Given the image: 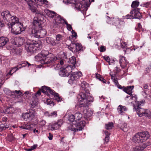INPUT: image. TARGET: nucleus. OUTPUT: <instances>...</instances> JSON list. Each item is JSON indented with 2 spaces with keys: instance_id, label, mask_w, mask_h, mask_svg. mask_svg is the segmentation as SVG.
Returning a JSON list of instances; mask_svg holds the SVG:
<instances>
[{
  "instance_id": "f257e3e1",
  "label": "nucleus",
  "mask_w": 151,
  "mask_h": 151,
  "mask_svg": "<svg viewBox=\"0 0 151 151\" xmlns=\"http://www.w3.org/2000/svg\"><path fill=\"white\" fill-rule=\"evenodd\" d=\"M42 22L37 17L33 19L32 28L29 29V34L31 37L43 38L46 35L45 29H42Z\"/></svg>"
},
{
  "instance_id": "f03ea898",
  "label": "nucleus",
  "mask_w": 151,
  "mask_h": 151,
  "mask_svg": "<svg viewBox=\"0 0 151 151\" xmlns=\"http://www.w3.org/2000/svg\"><path fill=\"white\" fill-rule=\"evenodd\" d=\"M26 39L27 40L25 48L28 52H36L41 48L42 45L40 41H32L29 39Z\"/></svg>"
},
{
  "instance_id": "7ed1b4c3",
  "label": "nucleus",
  "mask_w": 151,
  "mask_h": 151,
  "mask_svg": "<svg viewBox=\"0 0 151 151\" xmlns=\"http://www.w3.org/2000/svg\"><path fill=\"white\" fill-rule=\"evenodd\" d=\"M79 101L80 102V107L84 106L86 104L89 105V102L93 101V98L91 96H88L84 92L80 93L77 97Z\"/></svg>"
},
{
  "instance_id": "20e7f679",
  "label": "nucleus",
  "mask_w": 151,
  "mask_h": 151,
  "mask_svg": "<svg viewBox=\"0 0 151 151\" xmlns=\"http://www.w3.org/2000/svg\"><path fill=\"white\" fill-rule=\"evenodd\" d=\"M147 132H140L136 134L133 137V141L136 143H142L145 141L149 137Z\"/></svg>"
},
{
  "instance_id": "39448f33",
  "label": "nucleus",
  "mask_w": 151,
  "mask_h": 151,
  "mask_svg": "<svg viewBox=\"0 0 151 151\" xmlns=\"http://www.w3.org/2000/svg\"><path fill=\"white\" fill-rule=\"evenodd\" d=\"M36 61L40 62L42 64H48L52 63L55 60V58L52 54H50L46 58H43L41 54H39L35 57Z\"/></svg>"
},
{
  "instance_id": "423d86ee",
  "label": "nucleus",
  "mask_w": 151,
  "mask_h": 151,
  "mask_svg": "<svg viewBox=\"0 0 151 151\" xmlns=\"http://www.w3.org/2000/svg\"><path fill=\"white\" fill-rule=\"evenodd\" d=\"M77 0L75 5V9L81 11L83 14H85L90 4L88 2L86 3L84 0Z\"/></svg>"
},
{
  "instance_id": "0eeeda50",
  "label": "nucleus",
  "mask_w": 151,
  "mask_h": 151,
  "mask_svg": "<svg viewBox=\"0 0 151 151\" xmlns=\"http://www.w3.org/2000/svg\"><path fill=\"white\" fill-rule=\"evenodd\" d=\"M11 32L16 35L19 34L24 30L22 24L20 22L16 23L10 27Z\"/></svg>"
},
{
  "instance_id": "6e6552de",
  "label": "nucleus",
  "mask_w": 151,
  "mask_h": 151,
  "mask_svg": "<svg viewBox=\"0 0 151 151\" xmlns=\"http://www.w3.org/2000/svg\"><path fill=\"white\" fill-rule=\"evenodd\" d=\"M85 123L84 121H82L78 122H75L73 123L71 127L69 129L74 132L82 130L85 126Z\"/></svg>"
},
{
  "instance_id": "1a4fd4ad",
  "label": "nucleus",
  "mask_w": 151,
  "mask_h": 151,
  "mask_svg": "<svg viewBox=\"0 0 151 151\" xmlns=\"http://www.w3.org/2000/svg\"><path fill=\"white\" fill-rule=\"evenodd\" d=\"M142 102L135 101L133 105V111H137V113L140 116L144 115L146 110L141 108L140 106Z\"/></svg>"
},
{
  "instance_id": "9d476101",
  "label": "nucleus",
  "mask_w": 151,
  "mask_h": 151,
  "mask_svg": "<svg viewBox=\"0 0 151 151\" xmlns=\"http://www.w3.org/2000/svg\"><path fill=\"white\" fill-rule=\"evenodd\" d=\"M89 106V105L86 104L84 106L80 107V110L83 112L84 118H88L90 117L93 114V112L91 110H88L87 108Z\"/></svg>"
},
{
  "instance_id": "9b49d317",
  "label": "nucleus",
  "mask_w": 151,
  "mask_h": 151,
  "mask_svg": "<svg viewBox=\"0 0 151 151\" xmlns=\"http://www.w3.org/2000/svg\"><path fill=\"white\" fill-rule=\"evenodd\" d=\"M70 67H60V70L59 71V75L62 77H68L70 73L72 72L71 69H70Z\"/></svg>"
},
{
  "instance_id": "f8f14e48",
  "label": "nucleus",
  "mask_w": 151,
  "mask_h": 151,
  "mask_svg": "<svg viewBox=\"0 0 151 151\" xmlns=\"http://www.w3.org/2000/svg\"><path fill=\"white\" fill-rule=\"evenodd\" d=\"M42 92L48 96L52 95L54 96L55 99H57V94L53 90L50 88L45 86H42L41 89Z\"/></svg>"
},
{
  "instance_id": "ddd939ff",
  "label": "nucleus",
  "mask_w": 151,
  "mask_h": 151,
  "mask_svg": "<svg viewBox=\"0 0 151 151\" xmlns=\"http://www.w3.org/2000/svg\"><path fill=\"white\" fill-rule=\"evenodd\" d=\"M82 75V73L80 71L72 73L70 76V79L68 81V83L70 84L73 83L74 81L81 77Z\"/></svg>"
},
{
  "instance_id": "4468645a",
  "label": "nucleus",
  "mask_w": 151,
  "mask_h": 151,
  "mask_svg": "<svg viewBox=\"0 0 151 151\" xmlns=\"http://www.w3.org/2000/svg\"><path fill=\"white\" fill-rule=\"evenodd\" d=\"M36 114L35 111L31 110L29 113H26L23 115V117L24 120H32Z\"/></svg>"
},
{
  "instance_id": "2eb2a0df",
  "label": "nucleus",
  "mask_w": 151,
  "mask_h": 151,
  "mask_svg": "<svg viewBox=\"0 0 151 151\" xmlns=\"http://www.w3.org/2000/svg\"><path fill=\"white\" fill-rule=\"evenodd\" d=\"M150 145V143L147 144L145 143L133 147L132 151H143L146 147Z\"/></svg>"
},
{
  "instance_id": "dca6fc26",
  "label": "nucleus",
  "mask_w": 151,
  "mask_h": 151,
  "mask_svg": "<svg viewBox=\"0 0 151 151\" xmlns=\"http://www.w3.org/2000/svg\"><path fill=\"white\" fill-rule=\"evenodd\" d=\"M24 38H11V42L13 44L17 45H22L25 43Z\"/></svg>"
},
{
  "instance_id": "f3484780",
  "label": "nucleus",
  "mask_w": 151,
  "mask_h": 151,
  "mask_svg": "<svg viewBox=\"0 0 151 151\" xmlns=\"http://www.w3.org/2000/svg\"><path fill=\"white\" fill-rule=\"evenodd\" d=\"M19 19L16 16H11L10 19L8 21L9 22V23L7 24V25L9 28H10V27L12 26V25L19 23Z\"/></svg>"
},
{
  "instance_id": "a211bd4d",
  "label": "nucleus",
  "mask_w": 151,
  "mask_h": 151,
  "mask_svg": "<svg viewBox=\"0 0 151 151\" xmlns=\"http://www.w3.org/2000/svg\"><path fill=\"white\" fill-rule=\"evenodd\" d=\"M76 57L73 56L70 58L69 61H68L69 63V64L67 66L70 67L69 68L71 69L72 70L76 68L75 65L76 62Z\"/></svg>"
},
{
  "instance_id": "6ab92c4d",
  "label": "nucleus",
  "mask_w": 151,
  "mask_h": 151,
  "mask_svg": "<svg viewBox=\"0 0 151 151\" xmlns=\"http://www.w3.org/2000/svg\"><path fill=\"white\" fill-rule=\"evenodd\" d=\"M138 10H132L130 14H132L133 18L140 19L142 18L141 14L138 11Z\"/></svg>"
},
{
  "instance_id": "aec40b11",
  "label": "nucleus",
  "mask_w": 151,
  "mask_h": 151,
  "mask_svg": "<svg viewBox=\"0 0 151 151\" xmlns=\"http://www.w3.org/2000/svg\"><path fill=\"white\" fill-rule=\"evenodd\" d=\"M119 63L120 64V66L122 68H124L127 65L128 62L126 60L124 57L122 55L119 56Z\"/></svg>"
},
{
  "instance_id": "412c9836",
  "label": "nucleus",
  "mask_w": 151,
  "mask_h": 151,
  "mask_svg": "<svg viewBox=\"0 0 151 151\" xmlns=\"http://www.w3.org/2000/svg\"><path fill=\"white\" fill-rule=\"evenodd\" d=\"M1 15L3 19L7 22L10 19V17L12 16L8 11H4L2 12Z\"/></svg>"
},
{
  "instance_id": "4be33fe9",
  "label": "nucleus",
  "mask_w": 151,
  "mask_h": 151,
  "mask_svg": "<svg viewBox=\"0 0 151 151\" xmlns=\"http://www.w3.org/2000/svg\"><path fill=\"white\" fill-rule=\"evenodd\" d=\"M25 1L27 2V4L29 7L30 9L32 11H35V2L32 0H25Z\"/></svg>"
},
{
  "instance_id": "5701e85b",
  "label": "nucleus",
  "mask_w": 151,
  "mask_h": 151,
  "mask_svg": "<svg viewBox=\"0 0 151 151\" xmlns=\"http://www.w3.org/2000/svg\"><path fill=\"white\" fill-rule=\"evenodd\" d=\"M45 13L48 17L51 18H53L56 16V13L53 11H51L48 9H45L44 11Z\"/></svg>"
},
{
  "instance_id": "b1692460",
  "label": "nucleus",
  "mask_w": 151,
  "mask_h": 151,
  "mask_svg": "<svg viewBox=\"0 0 151 151\" xmlns=\"http://www.w3.org/2000/svg\"><path fill=\"white\" fill-rule=\"evenodd\" d=\"M81 90L83 91L86 93L88 92L87 88L88 87V84L86 82L84 81L81 83Z\"/></svg>"
},
{
  "instance_id": "393cba45",
  "label": "nucleus",
  "mask_w": 151,
  "mask_h": 151,
  "mask_svg": "<svg viewBox=\"0 0 151 151\" xmlns=\"http://www.w3.org/2000/svg\"><path fill=\"white\" fill-rule=\"evenodd\" d=\"M118 127L124 132L127 130V124L125 122L121 121L118 124Z\"/></svg>"
},
{
  "instance_id": "a878e982",
  "label": "nucleus",
  "mask_w": 151,
  "mask_h": 151,
  "mask_svg": "<svg viewBox=\"0 0 151 151\" xmlns=\"http://www.w3.org/2000/svg\"><path fill=\"white\" fill-rule=\"evenodd\" d=\"M127 109L125 106L119 105L117 108V110L119 114H121L124 112V111H127Z\"/></svg>"
},
{
  "instance_id": "bb28decb",
  "label": "nucleus",
  "mask_w": 151,
  "mask_h": 151,
  "mask_svg": "<svg viewBox=\"0 0 151 151\" xmlns=\"http://www.w3.org/2000/svg\"><path fill=\"white\" fill-rule=\"evenodd\" d=\"M57 38H47L46 41L47 43L52 45H55L56 44Z\"/></svg>"
},
{
  "instance_id": "cd10ccee",
  "label": "nucleus",
  "mask_w": 151,
  "mask_h": 151,
  "mask_svg": "<svg viewBox=\"0 0 151 151\" xmlns=\"http://www.w3.org/2000/svg\"><path fill=\"white\" fill-rule=\"evenodd\" d=\"M134 88V86H128L124 89V91L130 95L132 93V90Z\"/></svg>"
},
{
  "instance_id": "c85d7f7f",
  "label": "nucleus",
  "mask_w": 151,
  "mask_h": 151,
  "mask_svg": "<svg viewBox=\"0 0 151 151\" xmlns=\"http://www.w3.org/2000/svg\"><path fill=\"white\" fill-rule=\"evenodd\" d=\"M35 2L36 3H38L40 2L41 4H43L45 5V6L46 7H48L49 6V2L47 0H34ZM39 5H41L40 4H38Z\"/></svg>"
},
{
  "instance_id": "c756f323",
  "label": "nucleus",
  "mask_w": 151,
  "mask_h": 151,
  "mask_svg": "<svg viewBox=\"0 0 151 151\" xmlns=\"http://www.w3.org/2000/svg\"><path fill=\"white\" fill-rule=\"evenodd\" d=\"M63 59L57 58V68L60 69V67H65Z\"/></svg>"
},
{
  "instance_id": "7c9ffc66",
  "label": "nucleus",
  "mask_w": 151,
  "mask_h": 151,
  "mask_svg": "<svg viewBox=\"0 0 151 151\" xmlns=\"http://www.w3.org/2000/svg\"><path fill=\"white\" fill-rule=\"evenodd\" d=\"M75 42H72L71 43L68 47V48L73 52H76Z\"/></svg>"
},
{
  "instance_id": "2f4dec72",
  "label": "nucleus",
  "mask_w": 151,
  "mask_h": 151,
  "mask_svg": "<svg viewBox=\"0 0 151 151\" xmlns=\"http://www.w3.org/2000/svg\"><path fill=\"white\" fill-rule=\"evenodd\" d=\"M104 133V134L105 135V137L104 139V140L106 143H107L109 140V135H110V133L107 131L106 130L103 131Z\"/></svg>"
},
{
  "instance_id": "473e14b6",
  "label": "nucleus",
  "mask_w": 151,
  "mask_h": 151,
  "mask_svg": "<svg viewBox=\"0 0 151 151\" xmlns=\"http://www.w3.org/2000/svg\"><path fill=\"white\" fill-rule=\"evenodd\" d=\"M120 44L122 47L123 48L127 49V44L125 42L124 38L121 39L120 40Z\"/></svg>"
},
{
  "instance_id": "72a5a7b5",
  "label": "nucleus",
  "mask_w": 151,
  "mask_h": 151,
  "mask_svg": "<svg viewBox=\"0 0 151 151\" xmlns=\"http://www.w3.org/2000/svg\"><path fill=\"white\" fill-rule=\"evenodd\" d=\"M76 52L81 50H83V47L82 45L78 43H75Z\"/></svg>"
},
{
  "instance_id": "f704fd0d",
  "label": "nucleus",
  "mask_w": 151,
  "mask_h": 151,
  "mask_svg": "<svg viewBox=\"0 0 151 151\" xmlns=\"http://www.w3.org/2000/svg\"><path fill=\"white\" fill-rule=\"evenodd\" d=\"M8 41V38H0V46L4 45Z\"/></svg>"
},
{
  "instance_id": "c9c22d12",
  "label": "nucleus",
  "mask_w": 151,
  "mask_h": 151,
  "mask_svg": "<svg viewBox=\"0 0 151 151\" xmlns=\"http://www.w3.org/2000/svg\"><path fill=\"white\" fill-rule=\"evenodd\" d=\"M139 2L137 1H134L132 2L131 7L134 9L132 10H137L138 9L137 7L139 5Z\"/></svg>"
},
{
  "instance_id": "e433bc0d",
  "label": "nucleus",
  "mask_w": 151,
  "mask_h": 151,
  "mask_svg": "<svg viewBox=\"0 0 151 151\" xmlns=\"http://www.w3.org/2000/svg\"><path fill=\"white\" fill-rule=\"evenodd\" d=\"M75 121L79 120L82 117V114L79 112H77L75 114Z\"/></svg>"
},
{
  "instance_id": "4c0bfd02",
  "label": "nucleus",
  "mask_w": 151,
  "mask_h": 151,
  "mask_svg": "<svg viewBox=\"0 0 151 151\" xmlns=\"http://www.w3.org/2000/svg\"><path fill=\"white\" fill-rule=\"evenodd\" d=\"M41 55H42V56H43V58H46L48 56V55L50 54H49V52L48 51L46 50H43L41 51L40 53Z\"/></svg>"
},
{
  "instance_id": "58836bf2",
  "label": "nucleus",
  "mask_w": 151,
  "mask_h": 151,
  "mask_svg": "<svg viewBox=\"0 0 151 151\" xmlns=\"http://www.w3.org/2000/svg\"><path fill=\"white\" fill-rule=\"evenodd\" d=\"M66 21L65 20L62 18L61 17L57 14V24L63 23H65V22Z\"/></svg>"
},
{
  "instance_id": "ea45409f",
  "label": "nucleus",
  "mask_w": 151,
  "mask_h": 151,
  "mask_svg": "<svg viewBox=\"0 0 151 151\" xmlns=\"http://www.w3.org/2000/svg\"><path fill=\"white\" fill-rule=\"evenodd\" d=\"M57 58L60 59H64L66 58L65 54L63 51L60 52L58 54Z\"/></svg>"
},
{
  "instance_id": "a19ab883",
  "label": "nucleus",
  "mask_w": 151,
  "mask_h": 151,
  "mask_svg": "<svg viewBox=\"0 0 151 151\" xmlns=\"http://www.w3.org/2000/svg\"><path fill=\"white\" fill-rule=\"evenodd\" d=\"M144 116L151 119V111L149 109H146Z\"/></svg>"
},
{
  "instance_id": "79ce46f5",
  "label": "nucleus",
  "mask_w": 151,
  "mask_h": 151,
  "mask_svg": "<svg viewBox=\"0 0 151 151\" xmlns=\"http://www.w3.org/2000/svg\"><path fill=\"white\" fill-rule=\"evenodd\" d=\"M114 126V124L112 122H109L105 124V128L107 130L111 129Z\"/></svg>"
},
{
  "instance_id": "37998d69",
  "label": "nucleus",
  "mask_w": 151,
  "mask_h": 151,
  "mask_svg": "<svg viewBox=\"0 0 151 151\" xmlns=\"http://www.w3.org/2000/svg\"><path fill=\"white\" fill-rule=\"evenodd\" d=\"M34 125L33 124H31L27 126H22L21 127V128L23 129L32 130V127Z\"/></svg>"
},
{
  "instance_id": "c03bdc74",
  "label": "nucleus",
  "mask_w": 151,
  "mask_h": 151,
  "mask_svg": "<svg viewBox=\"0 0 151 151\" xmlns=\"http://www.w3.org/2000/svg\"><path fill=\"white\" fill-rule=\"evenodd\" d=\"M96 77L97 78L99 79L100 81H102L103 83H106V80L104 79L101 75L99 74H97L96 75Z\"/></svg>"
},
{
  "instance_id": "a18cd8bd",
  "label": "nucleus",
  "mask_w": 151,
  "mask_h": 151,
  "mask_svg": "<svg viewBox=\"0 0 151 151\" xmlns=\"http://www.w3.org/2000/svg\"><path fill=\"white\" fill-rule=\"evenodd\" d=\"M25 67L24 64H19L17 66L15 67L14 68H16V69L14 70H13L12 72L13 73L16 72L17 70H18L19 69H20L23 67Z\"/></svg>"
},
{
  "instance_id": "49530a36",
  "label": "nucleus",
  "mask_w": 151,
  "mask_h": 151,
  "mask_svg": "<svg viewBox=\"0 0 151 151\" xmlns=\"http://www.w3.org/2000/svg\"><path fill=\"white\" fill-rule=\"evenodd\" d=\"M38 104V102L36 101L35 100L32 101L30 102V106L32 108H34Z\"/></svg>"
},
{
  "instance_id": "de8ad7c7",
  "label": "nucleus",
  "mask_w": 151,
  "mask_h": 151,
  "mask_svg": "<svg viewBox=\"0 0 151 151\" xmlns=\"http://www.w3.org/2000/svg\"><path fill=\"white\" fill-rule=\"evenodd\" d=\"M68 119L70 122H74V123L75 122H74V120H75V115L73 114L70 115Z\"/></svg>"
},
{
  "instance_id": "09e8293b",
  "label": "nucleus",
  "mask_w": 151,
  "mask_h": 151,
  "mask_svg": "<svg viewBox=\"0 0 151 151\" xmlns=\"http://www.w3.org/2000/svg\"><path fill=\"white\" fill-rule=\"evenodd\" d=\"M129 97L130 98V99L132 100H134L135 101H136L137 98L136 96L135 95L133 96L132 94L130 95V96H127L126 97V98H128Z\"/></svg>"
},
{
  "instance_id": "8fccbe9b",
  "label": "nucleus",
  "mask_w": 151,
  "mask_h": 151,
  "mask_svg": "<svg viewBox=\"0 0 151 151\" xmlns=\"http://www.w3.org/2000/svg\"><path fill=\"white\" fill-rule=\"evenodd\" d=\"M19 52V50L18 49L13 47L12 50L11 51V54H17Z\"/></svg>"
},
{
  "instance_id": "3c124183",
  "label": "nucleus",
  "mask_w": 151,
  "mask_h": 151,
  "mask_svg": "<svg viewBox=\"0 0 151 151\" xmlns=\"http://www.w3.org/2000/svg\"><path fill=\"white\" fill-rule=\"evenodd\" d=\"M35 11H32V12H36V14H39L43 16L44 15V13L41 10H37L35 6Z\"/></svg>"
},
{
  "instance_id": "603ef678",
  "label": "nucleus",
  "mask_w": 151,
  "mask_h": 151,
  "mask_svg": "<svg viewBox=\"0 0 151 151\" xmlns=\"http://www.w3.org/2000/svg\"><path fill=\"white\" fill-rule=\"evenodd\" d=\"M143 87L144 89V93L146 95L147 93L146 92V91H147V90H148L149 88L148 84L146 83L143 85Z\"/></svg>"
},
{
  "instance_id": "864d4df0",
  "label": "nucleus",
  "mask_w": 151,
  "mask_h": 151,
  "mask_svg": "<svg viewBox=\"0 0 151 151\" xmlns=\"http://www.w3.org/2000/svg\"><path fill=\"white\" fill-rule=\"evenodd\" d=\"M65 24H66L67 29L68 30L70 31H71V30H72V28L71 25L68 24L66 21L65 22Z\"/></svg>"
},
{
  "instance_id": "5fc2aeb1",
  "label": "nucleus",
  "mask_w": 151,
  "mask_h": 151,
  "mask_svg": "<svg viewBox=\"0 0 151 151\" xmlns=\"http://www.w3.org/2000/svg\"><path fill=\"white\" fill-rule=\"evenodd\" d=\"M13 110L14 109L13 108L10 107L7 109L6 110V112L8 113V114L13 113L14 112Z\"/></svg>"
},
{
  "instance_id": "6e6d98bb",
  "label": "nucleus",
  "mask_w": 151,
  "mask_h": 151,
  "mask_svg": "<svg viewBox=\"0 0 151 151\" xmlns=\"http://www.w3.org/2000/svg\"><path fill=\"white\" fill-rule=\"evenodd\" d=\"M4 82V77L1 75L0 76V85H2Z\"/></svg>"
},
{
  "instance_id": "4d7b16f0",
  "label": "nucleus",
  "mask_w": 151,
  "mask_h": 151,
  "mask_svg": "<svg viewBox=\"0 0 151 151\" xmlns=\"http://www.w3.org/2000/svg\"><path fill=\"white\" fill-rule=\"evenodd\" d=\"M64 99L59 96V94L57 93V102L63 101Z\"/></svg>"
},
{
  "instance_id": "13d9d810",
  "label": "nucleus",
  "mask_w": 151,
  "mask_h": 151,
  "mask_svg": "<svg viewBox=\"0 0 151 151\" xmlns=\"http://www.w3.org/2000/svg\"><path fill=\"white\" fill-rule=\"evenodd\" d=\"M12 94L13 95V94L16 93L17 94H19V95H21L22 94V93L20 91H17L15 90L14 91H13L12 92Z\"/></svg>"
},
{
  "instance_id": "bf43d9fd",
  "label": "nucleus",
  "mask_w": 151,
  "mask_h": 151,
  "mask_svg": "<svg viewBox=\"0 0 151 151\" xmlns=\"http://www.w3.org/2000/svg\"><path fill=\"white\" fill-rule=\"evenodd\" d=\"M104 58L106 61L107 62H108L109 63L110 62V58L108 56H104L103 57ZM109 64H110L109 63Z\"/></svg>"
},
{
  "instance_id": "052dcab7",
  "label": "nucleus",
  "mask_w": 151,
  "mask_h": 151,
  "mask_svg": "<svg viewBox=\"0 0 151 151\" xmlns=\"http://www.w3.org/2000/svg\"><path fill=\"white\" fill-rule=\"evenodd\" d=\"M63 120L60 119L58 120L57 122V125L59 126L60 127L61 125L63 124Z\"/></svg>"
},
{
  "instance_id": "680f3d73",
  "label": "nucleus",
  "mask_w": 151,
  "mask_h": 151,
  "mask_svg": "<svg viewBox=\"0 0 151 151\" xmlns=\"http://www.w3.org/2000/svg\"><path fill=\"white\" fill-rule=\"evenodd\" d=\"M6 127L3 124H1L0 125V131H2L6 129Z\"/></svg>"
},
{
  "instance_id": "e2e57ef3",
  "label": "nucleus",
  "mask_w": 151,
  "mask_h": 151,
  "mask_svg": "<svg viewBox=\"0 0 151 151\" xmlns=\"http://www.w3.org/2000/svg\"><path fill=\"white\" fill-rule=\"evenodd\" d=\"M100 50L101 52H104L106 50L104 46L102 45L100 47Z\"/></svg>"
},
{
  "instance_id": "0e129e2a",
  "label": "nucleus",
  "mask_w": 151,
  "mask_h": 151,
  "mask_svg": "<svg viewBox=\"0 0 151 151\" xmlns=\"http://www.w3.org/2000/svg\"><path fill=\"white\" fill-rule=\"evenodd\" d=\"M72 35L73 37H75L76 38L77 36V35L76 33L75 32V31L72 30Z\"/></svg>"
},
{
  "instance_id": "69168bd1",
  "label": "nucleus",
  "mask_w": 151,
  "mask_h": 151,
  "mask_svg": "<svg viewBox=\"0 0 151 151\" xmlns=\"http://www.w3.org/2000/svg\"><path fill=\"white\" fill-rule=\"evenodd\" d=\"M16 68H12V70H10L7 74V76H8L9 75H12V73H11L12 72V71L13 70H14L15 69H16Z\"/></svg>"
},
{
  "instance_id": "338daca9",
  "label": "nucleus",
  "mask_w": 151,
  "mask_h": 151,
  "mask_svg": "<svg viewBox=\"0 0 151 151\" xmlns=\"http://www.w3.org/2000/svg\"><path fill=\"white\" fill-rule=\"evenodd\" d=\"M46 122L45 120L41 121L40 122V124L41 126H43L45 124Z\"/></svg>"
},
{
  "instance_id": "774afa93",
  "label": "nucleus",
  "mask_w": 151,
  "mask_h": 151,
  "mask_svg": "<svg viewBox=\"0 0 151 151\" xmlns=\"http://www.w3.org/2000/svg\"><path fill=\"white\" fill-rule=\"evenodd\" d=\"M130 15L128 14L126 16V18L128 19H133V17H132V14H130Z\"/></svg>"
}]
</instances>
